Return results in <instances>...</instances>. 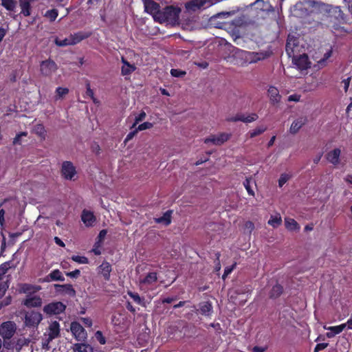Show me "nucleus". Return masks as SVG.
<instances>
[{
	"label": "nucleus",
	"mask_w": 352,
	"mask_h": 352,
	"mask_svg": "<svg viewBox=\"0 0 352 352\" xmlns=\"http://www.w3.org/2000/svg\"><path fill=\"white\" fill-rule=\"evenodd\" d=\"M332 54V50L331 48H330L329 50H328L324 54V56L322 58H321L320 60H318V63L320 65V66H324L326 64V60L327 59H329L331 56Z\"/></svg>",
	"instance_id": "obj_46"
},
{
	"label": "nucleus",
	"mask_w": 352,
	"mask_h": 352,
	"mask_svg": "<svg viewBox=\"0 0 352 352\" xmlns=\"http://www.w3.org/2000/svg\"><path fill=\"white\" fill-rule=\"evenodd\" d=\"M293 64L299 69H305L309 67V62L307 55L303 54L299 56L293 57Z\"/></svg>",
	"instance_id": "obj_15"
},
{
	"label": "nucleus",
	"mask_w": 352,
	"mask_h": 352,
	"mask_svg": "<svg viewBox=\"0 0 352 352\" xmlns=\"http://www.w3.org/2000/svg\"><path fill=\"white\" fill-rule=\"evenodd\" d=\"M55 287L56 291L59 293L67 294L70 296H74L76 295V292L72 285H55Z\"/></svg>",
	"instance_id": "obj_21"
},
{
	"label": "nucleus",
	"mask_w": 352,
	"mask_h": 352,
	"mask_svg": "<svg viewBox=\"0 0 352 352\" xmlns=\"http://www.w3.org/2000/svg\"><path fill=\"white\" fill-rule=\"evenodd\" d=\"M285 226L288 230L292 232H298L300 230V228L299 224L297 223L296 221H295L294 219L289 217L285 218Z\"/></svg>",
	"instance_id": "obj_26"
},
{
	"label": "nucleus",
	"mask_w": 352,
	"mask_h": 352,
	"mask_svg": "<svg viewBox=\"0 0 352 352\" xmlns=\"http://www.w3.org/2000/svg\"><path fill=\"white\" fill-rule=\"evenodd\" d=\"M127 294L133 300V301L135 302H136L137 304L140 305L143 307L146 306L145 302L144 301V300L142 298H141V297L140 296V295L138 293H135V292L129 291L127 292Z\"/></svg>",
	"instance_id": "obj_37"
},
{
	"label": "nucleus",
	"mask_w": 352,
	"mask_h": 352,
	"mask_svg": "<svg viewBox=\"0 0 352 352\" xmlns=\"http://www.w3.org/2000/svg\"><path fill=\"white\" fill-rule=\"evenodd\" d=\"M87 36L88 35H74L65 39L56 38L55 43L58 46L75 45Z\"/></svg>",
	"instance_id": "obj_12"
},
{
	"label": "nucleus",
	"mask_w": 352,
	"mask_h": 352,
	"mask_svg": "<svg viewBox=\"0 0 352 352\" xmlns=\"http://www.w3.org/2000/svg\"><path fill=\"white\" fill-rule=\"evenodd\" d=\"M66 306L61 302H53L43 307V311L49 315L59 314L65 311Z\"/></svg>",
	"instance_id": "obj_9"
},
{
	"label": "nucleus",
	"mask_w": 352,
	"mask_h": 352,
	"mask_svg": "<svg viewBox=\"0 0 352 352\" xmlns=\"http://www.w3.org/2000/svg\"><path fill=\"white\" fill-rule=\"evenodd\" d=\"M144 10L145 11L151 14L155 21V15L159 13V5L152 0L144 1Z\"/></svg>",
	"instance_id": "obj_18"
},
{
	"label": "nucleus",
	"mask_w": 352,
	"mask_h": 352,
	"mask_svg": "<svg viewBox=\"0 0 352 352\" xmlns=\"http://www.w3.org/2000/svg\"><path fill=\"white\" fill-rule=\"evenodd\" d=\"M157 279V274L155 272H151L144 278L140 279V287L142 289H147L150 286L153 285L156 283Z\"/></svg>",
	"instance_id": "obj_13"
},
{
	"label": "nucleus",
	"mask_w": 352,
	"mask_h": 352,
	"mask_svg": "<svg viewBox=\"0 0 352 352\" xmlns=\"http://www.w3.org/2000/svg\"><path fill=\"white\" fill-rule=\"evenodd\" d=\"M234 267H235V264H234L231 267H226V269L224 270V273H223V274L222 276V278L223 280H225L226 278V277L232 272V270H234Z\"/></svg>",
	"instance_id": "obj_54"
},
{
	"label": "nucleus",
	"mask_w": 352,
	"mask_h": 352,
	"mask_svg": "<svg viewBox=\"0 0 352 352\" xmlns=\"http://www.w3.org/2000/svg\"><path fill=\"white\" fill-rule=\"evenodd\" d=\"M71 258L79 264H87L89 262L88 258L84 256L74 255Z\"/></svg>",
	"instance_id": "obj_45"
},
{
	"label": "nucleus",
	"mask_w": 352,
	"mask_h": 352,
	"mask_svg": "<svg viewBox=\"0 0 352 352\" xmlns=\"http://www.w3.org/2000/svg\"><path fill=\"white\" fill-rule=\"evenodd\" d=\"M1 5L8 10L12 11L16 7L14 0H1Z\"/></svg>",
	"instance_id": "obj_39"
},
{
	"label": "nucleus",
	"mask_w": 352,
	"mask_h": 352,
	"mask_svg": "<svg viewBox=\"0 0 352 352\" xmlns=\"http://www.w3.org/2000/svg\"><path fill=\"white\" fill-rule=\"evenodd\" d=\"M291 175L288 173L281 174L278 179L279 187H282L291 178Z\"/></svg>",
	"instance_id": "obj_47"
},
{
	"label": "nucleus",
	"mask_w": 352,
	"mask_h": 352,
	"mask_svg": "<svg viewBox=\"0 0 352 352\" xmlns=\"http://www.w3.org/2000/svg\"><path fill=\"white\" fill-rule=\"evenodd\" d=\"M268 94L272 102L276 104L280 102L281 96L276 87L272 86L270 87L268 89Z\"/></svg>",
	"instance_id": "obj_29"
},
{
	"label": "nucleus",
	"mask_w": 352,
	"mask_h": 352,
	"mask_svg": "<svg viewBox=\"0 0 352 352\" xmlns=\"http://www.w3.org/2000/svg\"><path fill=\"white\" fill-rule=\"evenodd\" d=\"M61 175L67 180H76L78 177L77 171L74 164L69 161L63 162L61 166Z\"/></svg>",
	"instance_id": "obj_3"
},
{
	"label": "nucleus",
	"mask_w": 352,
	"mask_h": 352,
	"mask_svg": "<svg viewBox=\"0 0 352 352\" xmlns=\"http://www.w3.org/2000/svg\"><path fill=\"white\" fill-rule=\"evenodd\" d=\"M32 131L42 139L45 138L46 131L41 124H36L34 126Z\"/></svg>",
	"instance_id": "obj_34"
},
{
	"label": "nucleus",
	"mask_w": 352,
	"mask_h": 352,
	"mask_svg": "<svg viewBox=\"0 0 352 352\" xmlns=\"http://www.w3.org/2000/svg\"><path fill=\"white\" fill-rule=\"evenodd\" d=\"M300 96L298 94H292L288 97V101L289 102H298L300 101Z\"/></svg>",
	"instance_id": "obj_56"
},
{
	"label": "nucleus",
	"mask_w": 352,
	"mask_h": 352,
	"mask_svg": "<svg viewBox=\"0 0 352 352\" xmlns=\"http://www.w3.org/2000/svg\"><path fill=\"white\" fill-rule=\"evenodd\" d=\"M258 118V116L256 113H252L248 116H245V123H250L256 120Z\"/></svg>",
	"instance_id": "obj_53"
},
{
	"label": "nucleus",
	"mask_w": 352,
	"mask_h": 352,
	"mask_svg": "<svg viewBox=\"0 0 352 352\" xmlns=\"http://www.w3.org/2000/svg\"><path fill=\"white\" fill-rule=\"evenodd\" d=\"M253 180L252 178H246L243 182V186L250 195L254 196V192L251 188V184Z\"/></svg>",
	"instance_id": "obj_42"
},
{
	"label": "nucleus",
	"mask_w": 352,
	"mask_h": 352,
	"mask_svg": "<svg viewBox=\"0 0 352 352\" xmlns=\"http://www.w3.org/2000/svg\"><path fill=\"white\" fill-rule=\"evenodd\" d=\"M231 135L230 133H222L218 135H212L204 140L206 144L212 143L214 145H221L227 142Z\"/></svg>",
	"instance_id": "obj_11"
},
{
	"label": "nucleus",
	"mask_w": 352,
	"mask_h": 352,
	"mask_svg": "<svg viewBox=\"0 0 352 352\" xmlns=\"http://www.w3.org/2000/svg\"><path fill=\"white\" fill-rule=\"evenodd\" d=\"M238 56L245 59L249 63H255L258 60H263L265 58L266 55L263 53L250 52L244 50H239L237 52Z\"/></svg>",
	"instance_id": "obj_7"
},
{
	"label": "nucleus",
	"mask_w": 352,
	"mask_h": 352,
	"mask_svg": "<svg viewBox=\"0 0 352 352\" xmlns=\"http://www.w3.org/2000/svg\"><path fill=\"white\" fill-rule=\"evenodd\" d=\"M146 113L144 111H141L135 118V122L133 124V127H134L137 124L144 120L146 118Z\"/></svg>",
	"instance_id": "obj_49"
},
{
	"label": "nucleus",
	"mask_w": 352,
	"mask_h": 352,
	"mask_svg": "<svg viewBox=\"0 0 352 352\" xmlns=\"http://www.w3.org/2000/svg\"><path fill=\"white\" fill-rule=\"evenodd\" d=\"M155 221L158 223H162L165 226H168L171 222V212H166L162 217L155 219Z\"/></svg>",
	"instance_id": "obj_32"
},
{
	"label": "nucleus",
	"mask_w": 352,
	"mask_h": 352,
	"mask_svg": "<svg viewBox=\"0 0 352 352\" xmlns=\"http://www.w3.org/2000/svg\"><path fill=\"white\" fill-rule=\"evenodd\" d=\"M138 130L135 129L134 131H131L126 137L125 138V140L124 142H129V140H131L135 135L136 133H138Z\"/></svg>",
	"instance_id": "obj_61"
},
{
	"label": "nucleus",
	"mask_w": 352,
	"mask_h": 352,
	"mask_svg": "<svg viewBox=\"0 0 352 352\" xmlns=\"http://www.w3.org/2000/svg\"><path fill=\"white\" fill-rule=\"evenodd\" d=\"M69 92V89L66 87H57L56 89V99H60L67 95Z\"/></svg>",
	"instance_id": "obj_44"
},
{
	"label": "nucleus",
	"mask_w": 352,
	"mask_h": 352,
	"mask_svg": "<svg viewBox=\"0 0 352 352\" xmlns=\"http://www.w3.org/2000/svg\"><path fill=\"white\" fill-rule=\"evenodd\" d=\"M106 234H107L106 230H101L98 235V242L101 243V241L105 237Z\"/></svg>",
	"instance_id": "obj_64"
},
{
	"label": "nucleus",
	"mask_w": 352,
	"mask_h": 352,
	"mask_svg": "<svg viewBox=\"0 0 352 352\" xmlns=\"http://www.w3.org/2000/svg\"><path fill=\"white\" fill-rule=\"evenodd\" d=\"M267 130V128L264 126H261L255 128L253 130H251L249 131V135L250 138H254L257 135H261L263 132H265Z\"/></svg>",
	"instance_id": "obj_41"
},
{
	"label": "nucleus",
	"mask_w": 352,
	"mask_h": 352,
	"mask_svg": "<svg viewBox=\"0 0 352 352\" xmlns=\"http://www.w3.org/2000/svg\"><path fill=\"white\" fill-rule=\"evenodd\" d=\"M252 6H255L256 9L263 11L267 10L269 8V3L263 0H256Z\"/></svg>",
	"instance_id": "obj_36"
},
{
	"label": "nucleus",
	"mask_w": 352,
	"mask_h": 352,
	"mask_svg": "<svg viewBox=\"0 0 352 352\" xmlns=\"http://www.w3.org/2000/svg\"><path fill=\"white\" fill-rule=\"evenodd\" d=\"M192 6L195 8H200L204 5L202 0H194L191 2Z\"/></svg>",
	"instance_id": "obj_55"
},
{
	"label": "nucleus",
	"mask_w": 352,
	"mask_h": 352,
	"mask_svg": "<svg viewBox=\"0 0 352 352\" xmlns=\"http://www.w3.org/2000/svg\"><path fill=\"white\" fill-rule=\"evenodd\" d=\"M180 9L173 6H167L163 10H160L159 13L155 15V21L161 23H174L178 18Z\"/></svg>",
	"instance_id": "obj_1"
},
{
	"label": "nucleus",
	"mask_w": 352,
	"mask_h": 352,
	"mask_svg": "<svg viewBox=\"0 0 352 352\" xmlns=\"http://www.w3.org/2000/svg\"><path fill=\"white\" fill-rule=\"evenodd\" d=\"M58 15V11L56 9H52L47 10L44 14V17L48 19L50 22L54 21Z\"/></svg>",
	"instance_id": "obj_35"
},
{
	"label": "nucleus",
	"mask_w": 352,
	"mask_h": 352,
	"mask_svg": "<svg viewBox=\"0 0 352 352\" xmlns=\"http://www.w3.org/2000/svg\"><path fill=\"white\" fill-rule=\"evenodd\" d=\"M327 346H328L327 343L318 344L314 349V352H318L320 351H322V350L324 349Z\"/></svg>",
	"instance_id": "obj_57"
},
{
	"label": "nucleus",
	"mask_w": 352,
	"mask_h": 352,
	"mask_svg": "<svg viewBox=\"0 0 352 352\" xmlns=\"http://www.w3.org/2000/svg\"><path fill=\"white\" fill-rule=\"evenodd\" d=\"M41 289V287L30 283L18 284V292L20 294H24L28 296H32Z\"/></svg>",
	"instance_id": "obj_10"
},
{
	"label": "nucleus",
	"mask_w": 352,
	"mask_h": 352,
	"mask_svg": "<svg viewBox=\"0 0 352 352\" xmlns=\"http://www.w3.org/2000/svg\"><path fill=\"white\" fill-rule=\"evenodd\" d=\"M9 285L7 282H1L0 283V298H2L7 291Z\"/></svg>",
	"instance_id": "obj_50"
},
{
	"label": "nucleus",
	"mask_w": 352,
	"mask_h": 352,
	"mask_svg": "<svg viewBox=\"0 0 352 352\" xmlns=\"http://www.w3.org/2000/svg\"><path fill=\"white\" fill-rule=\"evenodd\" d=\"M100 243L99 242H96L95 245H94V248H93L92 250V252L96 254V255H100L101 254V252L100 250Z\"/></svg>",
	"instance_id": "obj_60"
},
{
	"label": "nucleus",
	"mask_w": 352,
	"mask_h": 352,
	"mask_svg": "<svg viewBox=\"0 0 352 352\" xmlns=\"http://www.w3.org/2000/svg\"><path fill=\"white\" fill-rule=\"evenodd\" d=\"M199 312L206 316H210L212 313V306L209 302H203L199 304Z\"/></svg>",
	"instance_id": "obj_28"
},
{
	"label": "nucleus",
	"mask_w": 352,
	"mask_h": 352,
	"mask_svg": "<svg viewBox=\"0 0 352 352\" xmlns=\"http://www.w3.org/2000/svg\"><path fill=\"white\" fill-rule=\"evenodd\" d=\"M170 74L174 77H182L186 74V72L179 69H172Z\"/></svg>",
	"instance_id": "obj_51"
},
{
	"label": "nucleus",
	"mask_w": 352,
	"mask_h": 352,
	"mask_svg": "<svg viewBox=\"0 0 352 352\" xmlns=\"http://www.w3.org/2000/svg\"><path fill=\"white\" fill-rule=\"evenodd\" d=\"M99 273L102 275L106 280H109L110 278V273L112 270L111 265L109 263L104 261L98 267Z\"/></svg>",
	"instance_id": "obj_22"
},
{
	"label": "nucleus",
	"mask_w": 352,
	"mask_h": 352,
	"mask_svg": "<svg viewBox=\"0 0 352 352\" xmlns=\"http://www.w3.org/2000/svg\"><path fill=\"white\" fill-rule=\"evenodd\" d=\"M48 277L51 280H60L63 281L65 280L62 273L58 270H53L48 275Z\"/></svg>",
	"instance_id": "obj_38"
},
{
	"label": "nucleus",
	"mask_w": 352,
	"mask_h": 352,
	"mask_svg": "<svg viewBox=\"0 0 352 352\" xmlns=\"http://www.w3.org/2000/svg\"><path fill=\"white\" fill-rule=\"evenodd\" d=\"M35 1L36 0H20L21 14H23L25 16H30L31 14V4Z\"/></svg>",
	"instance_id": "obj_25"
},
{
	"label": "nucleus",
	"mask_w": 352,
	"mask_h": 352,
	"mask_svg": "<svg viewBox=\"0 0 352 352\" xmlns=\"http://www.w3.org/2000/svg\"><path fill=\"white\" fill-rule=\"evenodd\" d=\"M307 118L305 117H300L296 118L292 123L289 128V133L292 134L297 133L299 130L306 124Z\"/></svg>",
	"instance_id": "obj_19"
},
{
	"label": "nucleus",
	"mask_w": 352,
	"mask_h": 352,
	"mask_svg": "<svg viewBox=\"0 0 352 352\" xmlns=\"http://www.w3.org/2000/svg\"><path fill=\"white\" fill-rule=\"evenodd\" d=\"M12 298L11 296H7L3 301H1L3 305V307L7 306L11 303Z\"/></svg>",
	"instance_id": "obj_63"
},
{
	"label": "nucleus",
	"mask_w": 352,
	"mask_h": 352,
	"mask_svg": "<svg viewBox=\"0 0 352 352\" xmlns=\"http://www.w3.org/2000/svg\"><path fill=\"white\" fill-rule=\"evenodd\" d=\"M122 66L121 68V74L123 76H126L131 74L133 72L136 67L133 64H130L127 60H126L123 57L122 58Z\"/></svg>",
	"instance_id": "obj_23"
},
{
	"label": "nucleus",
	"mask_w": 352,
	"mask_h": 352,
	"mask_svg": "<svg viewBox=\"0 0 352 352\" xmlns=\"http://www.w3.org/2000/svg\"><path fill=\"white\" fill-rule=\"evenodd\" d=\"M70 330L74 337L78 341H85L87 339V331L78 322H72L70 325Z\"/></svg>",
	"instance_id": "obj_8"
},
{
	"label": "nucleus",
	"mask_w": 352,
	"mask_h": 352,
	"mask_svg": "<svg viewBox=\"0 0 352 352\" xmlns=\"http://www.w3.org/2000/svg\"><path fill=\"white\" fill-rule=\"evenodd\" d=\"M245 228L250 233H251L254 229V225L252 221H247L245 224Z\"/></svg>",
	"instance_id": "obj_59"
},
{
	"label": "nucleus",
	"mask_w": 352,
	"mask_h": 352,
	"mask_svg": "<svg viewBox=\"0 0 352 352\" xmlns=\"http://www.w3.org/2000/svg\"><path fill=\"white\" fill-rule=\"evenodd\" d=\"M324 329L329 331V332L326 333V336L329 338H331L340 333L344 329V326L342 324L331 327L324 325Z\"/></svg>",
	"instance_id": "obj_20"
},
{
	"label": "nucleus",
	"mask_w": 352,
	"mask_h": 352,
	"mask_svg": "<svg viewBox=\"0 0 352 352\" xmlns=\"http://www.w3.org/2000/svg\"><path fill=\"white\" fill-rule=\"evenodd\" d=\"M296 45L297 41L296 38L289 36L286 44V52L289 56L294 55V47Z\"/></svg>",
	"instance_id": "obj_30"
},
{
	"label": "nucleus",
	"mask_w": 352,
	"mask_h": 352,
	"mask_svg": "<svg viewBox=\"0 0 352 352\" xmlns=\"http://www.w3.org/2000/svg\"><path fill=\"white\" fill-rule=\"evenodd\" d=\"M267 223L273 228H277L282 223V218L280 214H276L272 215L270 219L268 220Z\"/></svg>",
	"instance_id": "obj_33"
},
{
	"label": "nucleus",
	"mask_w": 352,
	"mask_h": 352,
	"mask_svg": "<svg viewBox=\"0 0 352 352\" xmlns=\"http://www.w3.org/2000/svg\"><path fill=\"white\" fill-rule=\"evenodd\" d=\"M28 308L39 307L42 305V299L38 295L28 296L22 302Z\"/></svg>",
	"instance_id": "obj_14"
},
{
	"label": "nucleus",
	"mask_w": 352,
	"mask_h": 352,
	"mask_svg": "<svg viewBox=\"0 0 352 352\" xmlns=\"http://www.w3.org/2000/svg\"><path fill=\"white\" fill-rule=\"evenodd\" d=\"M80 272L79 270H75L74 271L67 273L66 275L71 278H76L80 275Z\"/></svg>",
	"instance_id": "obj_58"
},
{
	"label": "nucleus",
	"mask_w": 352,
	"mask_h": 352,
	"mask_svg": "<svg viewBox=\"0 0 352 352\" xmlns=\"http://www.w3.org/2000/svg\"><path fill=\"white\" fill-rule=\"evenodd\" d=\"M96 339L98 340V341L101 344H104L105 342H106V340L104 338V337L102 336V333L101 331H98L96 333Z\"/></svg>",
	"instance_id": "obj_52"
},
{
	"label": "nucleus",
	"mask_w": 352,
	"mask_h": 352,
	"mask_svg": "<svg viewBox=\"0 0 352 352\" xmlns=\"http://www.w3.org/2000/svg\"><path fill=\"white\" fill-rule=\"evenodd\" d=\"M81 220L87 227H92L96 221V218L94 213L88 210H83L81 214Z\"/></svg>",
	"instance_id": "obj_16"
},
{
	"label": "nucleus",
	"mask_w": 352,
	"mask_h": 352,
	"mask_svg": "<svg viewBox=\"0 0 352 352\" xmlns=\"http://www.w3.org/2000/svg\"><path fill=\"white\" fill-rule=\"evenodd\" d=\"M27 135V132H21L19 133H17L13 139L12 144L14 145H21L22 143V138L26 137Z\"/></svg>",
	"instance_id": "obj_43"
},
{
	"label": "nucleus",
	"mask_w": 352,
	"mask_h": 352,
	"mask_svg": "<svg viewBox=\"0 0 352 352\" xmlns=\"http://www.w3.org/2000/svg\"><path fill=\"white\" fill-rule=\"evenodd\" d=\"M340 153L341 151L340 148H335L333 151H330L327 154L328 161L334 165L338 164L340 162Z\"/></svg>",
	"instance_id": "obj_24"
},
{
	"label": "nucleus",
	"mask_w": 352,
	"mask_h": 352,
	"mask_svg": "<svg viewBox=\"0 0 352 352\" xmlns=\"http://www.w3.org/2000/svg\"><path fill=\"white\" fill-rule=\"evenodd\" d=\"M60 336V324L57 321L51 322L47 329L46 333H44V338L42 342V347L45 350L50 349V343L54 339Z\"/></svg>",
	"instance_id": "obj_2"
},
{
	"label": "nucleus",
	"mask_w": 352,
	"mask_h": 352,
	"mask_svg": "<svg viewBox=\"0 0 352 352\" xmlns=\"http://www.w3.org/2000/svg\"><path fill=\"white\" fill-rule=\"evenodd\" d=\"M153 126V123L148 122H145L142 124H140L136 129L138 130V131H144L146 129H151Z\"/></svg>",
	"instance_id": "obj_48"
},
{
	"label": "nucleus",
	"mask_w": 352,
	"mask_h": 352,
	"mask_svg": "<svg viewBox=\"0 0 352 352\" xmlns=\"http://www.w3.org/2000/svg\"><path fill=\"white\" fill-rule=\"evenodd\" d=\"M43 319L42 315L37 311H32L25 315V324L28 327H36Z\"/></svg>",
	"instance_id": "obj_6"
},
{
	"label": "nucleus",
	"mask_w": 352,
	"mask_h": 352,
	"mask_svg": "<svg viewBox=\"0 0 352 352\" xmlns=\"http://www.w3.org/2000/svg\"><path fill=\"white\" fill-rule=\"evenodd\" d=\"M16 331V324L13 321H7L0 325V336L3 339H10Z\"/></svg>",
	"instance_id": "obj_4"
},
{
	"label": "nucleus",
	"mask_w": 352,
	"mask_h": 352,
	"mask_svg": "<svg viewBox=\"0 0 352 352\" xmlns=\"http://www.w3.org/2000/svg\"><path fill=\"white\" fill-rule=\"evenodd\" d=\"M282 292H283L282 286L278 284H276L272 289V291L270 292V297L271 298H277L282 294Z\"/></svg>",
	"instance_id": "obj_40"
},
{
	"label": "nucleus",
	"mask_w": 352,
	"mask_h": 352,
	"mask_svg": "<svg viewBox=\"0 0 352 352\" xmlns=\"http://www.w3.org/2000/svg\"><path fill=\"white\" fill-rule=\"evenodd\" d=\"M57 69L56 63L51 59L43 60L40 64V72L43 76H51Z\"/></svg>",
	"instance_id": "obj_5"
},
{
	"label": "nucleus",
	"mask_w": 352,
	"mask_h": 352,
	"mask_svg": "<svg viewBox=\"0 0 352 352\" xmlns=\"http://www.w3.org/2000/svg\"><path fill=\"white\" fill-rule=\"evenodd\" d=\"M16 265L11 261L3 263L0 265V280L8 272L10 269L15 268Z\"/></svg>",
	"instance_id": "obj_31"
},
{
	"label": "nucleus",
	"mask_w": 352,
	"mask_h": 352,
	"mask_svg": "<svg viewBox=\"0 0 352 352\" xmlns=\"http://www.w3.org/2000/svg\"><path fill=\"white\" fill-rule=\"evenodd\" d=\"M30 341L25 338H19L16 344L15 349L17 352H33L32 346L29 344Z\"/></svg>",
	"instance_id": "obj_17"
},
{
	"label": "nucleus",
	"mask_w": 352,
	"mask_h": 352,
	"mask_svg": "<svg viewBox=\"0 0 352 352\" xmlns=\"http://www.w3.org/2000/svg\"><path fill=\"white\" fill-rule=\"evenodd\" d=\"M74 352H94L91 345L85 343H76L72 347Z\"/></svg>",
	"instance_id": "obj_27"
},
{
	"label": "nucleus",
	"mask_w": 352,
	"mask_h": 352,
	"mask_svg": "<svg viewBox=\"0 0 352 352\" xmlns=\"http://www.w3.org/2000/svg\"><path fill=\"white\" fill-rule=\"evenodd\" d=\"M351 78L348 77L346 79H344L342 82V83L344 85V90L345 92L348 91L349 84H350Z\"/></svg>",
	"instance_id": "obj_62"
}]
</instances>
